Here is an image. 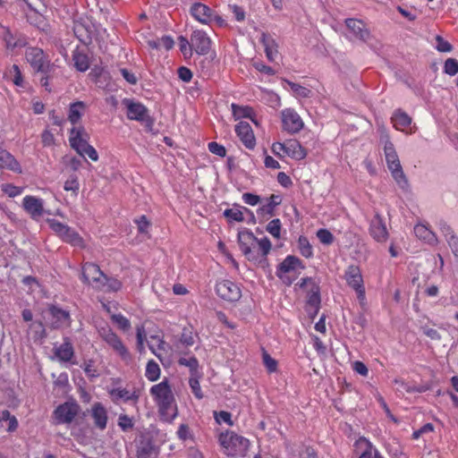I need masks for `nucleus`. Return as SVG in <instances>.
<instances>
[{
    "label": "nucleus",
    "instance_id": "f257e3e1",
    "mask_svg": "<svg viewBox=\"0 0 458 458\" xmlns=\"http://www.w3.org/2000/svg\"><path fill=\"white\" fill-rule=\"evenodd\" d=\"M238 242L242 252L250 260L265 258L270 252L272 244L267 237L258 239L251 231L245 230L238 233Z\"/></svg>",
    "mask_w": 458,
    "mask_h": 458
},
{
    "label": "nucleus",
    "instance_id": "f03ea898",
    "mask_svg": "<svg viewBox=\"0 0 458 458\" xmlns=\"http://www.w3.org/2000/svg\"><path fill=\"white\" fill-rule=\"evenodd\" d=\"M149 393L163 416H176L175 400L167 379L152 386Z\"/></svg>",
    "mask_w": 458,
    "mask_h": 458
},
{
    "label": "nucleus",
    "instance_id": "7ed1b4c3",
    "mask_svg": "<svg viewBox=\"0 0 458 458\" xmlns=\"http://www.w3.org/2000/svg\"><path fill=\"white\" fill-rule=\"evenodd\" d=\"M89 134L82 125L72 126L69 131V144L81 157L88 156L92 161L98 160V154L89 144Z\"/></svg>",
    "mask_w": 458,
    "mask_h": 458
},
{
    "label": "nucleus",
    "instance_id": "20e7f679",
    "mask_svg": "<svg viewBox=\"0 0 458 458\" xmlns=\"http://www.w3.org/2000/svg\"><path fill=\"white\" fill-rule=\"evenodd\" d=\"M218 442L227 455L236 456L244 454L249 449L250 442L247 438L233 431H225L218 437Z\"/></svg>",
    "mask_w": 458,
    "mask_h": 458
},
{
    "label": "nucleus",
    "instance_id": "39448f33",
    "mask_svg": "<svg viewBox=\"0 0 458 458\" xmlns=\"http://www.w3.org/2000/svg\"><path fill=\"white\" fill-rule=\"evenodd\" d=\"M384 153L388 169L396 183L402 189L408 187L407 178L403 171L398 155L394 149V144L386 139L384 145Z\"/></svg>",
    "mask_w": 458,
    "mask_h": 458
},
{
    "label": "nucleus",
    "instance_id": "423d86ee",
    "mask_svg": "<svg viewBox=\"0 0 458 458\" xmlns=\"http://www.w3.org/2000/svg\"><path fill=\"white\" fill-rule=\"evenodd\" d=\"M25 57L32 69L38 72L48 74L54 68V64H51L50 59L41 48L28 47Z\"/></svg>",
    "mask_w": 458,
    "mask_h": 458
},
{
    "label": "nucleus",
    "instance_id": "0eeeda50",
    "mask_svg": "<svg viewBox=\"0 0 458 458\" xmlns=\"http://www.w3.org/2000/svg\"><path fill=\"white\" fill-rule=\"evenodd\" d=\"M301 259L289 255L277 267L276 276L286 285H291L296 278L298 269H302Z\"/></svg>",
    "mask_w": 458,
    "mask_h": 458
},
{
    "label": "nucleus",
    "instance_id": "6e6552de",
    "mask_svg": "<svg viewBox=\"0 0 458 458\" xmlns=\"http://www.w3.org/2000/svg\"><path fill=\"white\" fill-rule=\"evenodd\" d=\"M50 227L64 242L80 249L86 247L83 238L67 225L52 220L50 221Z\"/></svg>",
    "mask_w": 458,
    "mask_h": 458
},
{
    "label": "nucleus",
    "instance_id": "1a4fd4ad",
    "mask_svg": "<svg viewBox=\"0 0 458 458\" xmlns=\"http://www.w3.org/2000/svg\"><path fill=\"white\" fill-rule=\"evenodd\" d=\"M344 277L347 285L355 291L360 302L363 303L365 301L366 295L363 277L360 267L355 265H350L345 269Z\"/></svg>",
    "mask_w": 458,
    "mask_h": 458
},
{
    "label": "nucleus",
    "instance_id": "9d476101",
    "mask_svg": "<svg viewBox=\"0 0 458 458\" xmlns=\"http://www.w3.org/2000/svg\"><path fill=\"white\" fill-rule=\"evenodd\" d=\"M344 24L347 29L345 37L349 40L367 42L370 38V31L361 20L348 18L345 19Z\"/></svg>",
    "mask_w": 458,
    "mask_h": 458
},
{
    "label": "nucleus",
    "instance_id": "9b49d317",
    "mask_svg": "<svg viewBox=\"0 0 458 458\" xmlns=\"http://www.w3.org/2000/svg\"><path fill=\"white\" fill-rule=\"evenodd\" d=\"M102 339L116 352L120 358L129 362L131 360V355L128 348L124 345L122 339L110 328H103L100 332Z\"/></svg>",
    "mask_w": 458,
    "mask_h": 458
},
{
    "label": "nucleus",
    "instance_id": "f8f14e48",
    "mask_svg": "<svg viewBox=\"0 0 458 458\" xmlns=\"http://www.w3.org/2000/svg\"><path fill=\"white\" fill-rule=\"evenodd\" d=\"M281 121L283 130L291 134L298 133L304 126L301 117L293 108H285L281 111Z\"/></svg>",
    "mask_w": 458,
    "mask_h": 458
},
{
    "label": "nucleus",
    "instance_id": "ddd939ff",
    "mask_svg": "<svg viewBox=\"0 0 458 458\" xmlns=\"http://www.w3.org/2000/svg\"><path fill=\"white\" fill-rule=\"evenodd\" d=\"M217 295L228 301H236L242 296V292L238 284L230 280H220L216 284Z\"/></svg>",
    "mask_w": 458,
    "mask_h": 458
},
{
    "label": "nucleus",
    "instance_id": "4468645a",
    "mask_svg": "<svg viewBox=\"0 0 458 458\" xmlns=\"http://www.w3.org/2000/svg\"><path fill=\"white\" fill-rule=\"evenodd\" d=\"M82 280L84 283L90 284L94 288H103V281L105 274L100 270L99 267L94 263H86L82 267Z\"/></svg>",
    "mask_w": 458,
    "mask_h": 458
},
{
    "label": "nucleus",
    "instance_id": "2eb2a0df",
    "mask_svg": "<svg viewBox=\"0 0 458 458\" xmlns=\"http://www.w3.org/2000/svg\"><path fill=\"white\" fill-rule=\"evenodd\" d=\"M79 406L73 403H64L54 411V419L56 424L71 423L77 416Z\"/></svg>",
    "mask_w": 458,
    "mask_h": 458
},
{
    "label": "nucleus",
    "instance_id": "dca6fc26",
    "mask_svg": "<svg viewBox=\"0 0 458 458\" xmlns=\"http://www.w3.org/2000/svg\"><path fill=\"white\" fill-rule=\"evenodd\" d=\"M191 47L199 55H207L211 47L212 41L208 34L201 30H193L191 35Z\"/></svg>",
    "mask_w": 458,
    "mask_h": 458
},
{
    "label": "nucleus",
    "instance_id": "f3484780",
    "mask_svg": "<svg viewBox=\"0 0 458 458\" xmlns=\"http://www.w3.org/2000/svg\"><path fill=\"white\" fill-rule=\"evenodd\" d=\"M369 233L378 242H385L388 239L389 234L386 224L378 213H376L370 221Z\"/></svg>",
    "mask_w": 458,
    "mask_h": 458
},
{
    "label": "nucleus",
    "instance_id": "a211bd4d",
    "mask_svg": "<svg viewBox=\"0 0 458 458\" xmlns=\"http://www.w3.org/2000/svg\"><path fill=\"white\" fill-rule=\"evenodd\" d=\"M235 132L242 143L249 149L256 146V138L249 123L241 121L235 125Z\"/></svg>",
    "mask_w": 458,
    "mask_h": 458
},
{
    "label": "nucleus",
    "instance_id": "6ab92c4d",
    "mask_svg": "<svg viewBox=\"0 0 458 458\" xmlns=\"http://www.w3.org/2000/svg\"><path fill=\"white\" fill-rule=\"evenodd\" d=\"M22 207L33 219H38L44 214V201L42 199L27 195L22 199Z\"/></svg>",
    "mask_w": 458,
    "mask_h": 458
},
{
    "label": "nucleus",
    "instance_id": "aec40b11",
    "mask_svg": "<svg viewBox=\"0 0 458 458\" xmlns=\"http://www.w3.org/2000/svg\"><path fill=\"white\" fill-rule=\"evenodd\" d=\"M123 104L127 108V117L130 120L140 122L146 118L148 114V108L140 102H134L131 99H124Z\"/></svg>",
    "mask_w": 458,
    "mask_h": 458
},
{
    "label": "nucleus",
    "instance_id": "412c9836",
    "mask_svg": "<svg viewBox=\"0 0 458 458\" xmlns=\"http://www.w3.org/2000/svg\"><path fill=\"white\" fill-rule=\"evenodd\" d=\"M191 13L202 24H209L213 21V11L201 3L193 4L191 7Z\"/></svg>",
    "mask_w": 458,
    "mask_h": 458
},
{
    "label": "nucleus",
    "instance_id": "4be33fe9",
    "mask_svg": "<svg viewBox=\"0 0 458 458\" xmlns=\"http://www.w3.org/2000/svg\"><path fill=\"white\" fill-rule=\"evenodd\" d=\"M308 285H310L308 303L317 309L320 303L319 287L311 277L301 278L300 288H306Z\"/></svg>",
    "mask_w": 458,
    "mask_h": 458
},
{
    "label": "nucleus",
    "instance_id": "5701e85b",
    "mask_svg": "<svg viewBox=\"0 0 458 458\" xmlns=\"http://www.w3.org/2000/svg\"><path fill=\"white\" fill-rule=\"evenodd\" d=\"M285 142V156L295 159L302 160L307 157L306 149L301 145V143L294 139H290Z\"/></svg>",
    "mask_w": 458,
    "mask_h": 458
},
{
    "label": "nucleus",
    "instance_id": "b1692460",
    "mask_svg": "<svg viewBox=\"0 0 458 458\" xmlns=\"http://www.w3.org/2000/svg\"><path fill=\"white\" fill-rule=\"evenodd\" d=\"M109 394L112 397V400L115 403L119 400H123L124 402L132 401L133 403H137L140 397L139 390L130 391L122 387L111 389L109 391Z\"/></svg>",
    "mask_w": 458,
    "mask_h": 458
},
{
    "label": "nucleus",
    "instance_id": "393cba45",
    "mask_svg": "<svg viewBox=\"0 0 458 458\" xmlns=\"http://www.w3.org/2000/svg\"><path fill=\"white\" fill-rule=\"evenodd\" d=\"M0 168L8 169L18 174L22 172L21 166L16 158L2 148H0Z\"/></svg>",
    "mask_w": 458,
    "mask_h": 458
},
{
    "label": "nucleus",
    "instance_id": "a878e982",
    "mask_svg": "<svg viewBox=\"0 0 458 458\" xmlns=\"http://www.w3.org/2000/svg\"><path fill=\"white\" fill-rule=\"evenodd\" d=\"M260 42L264 46L267 58L270 62H275L278 56V46L276 40L267 33L262 32Z\"/></svg>",
    "mask_w": 458,
    "mask_h": 458
},
{
    "label": "nucleus",
    "instance_id": "bb28decb",
    "mask_svg": "<svg viewBox=\"0 0 458 458\" xmlns=\"http://www.w3.org/2000/svg\"><path fill=\"white\" fill-rule=\"evenodd\" d=\"M91 417L98 428L103 430L106 428L107 412L106 408L100 403H96L92 405Z\"/></svg>",
    "mask_w": 458,
    "mask_h": 458
},
{
    "label": "nucleus",
    "instance_id": "cd10ccee",
    "mask_svg": "<svg viewBox=\"0 0 458 458\" xmlns=\"http://www.w3.org/2000/svg\"><path fill=\"white\" fill-rule=\"evenodd\" d=\"M49 312L54 319L53 325L55 327H61L64 326H70L71 318L67 310L58 308L56 306H51Z\"/></svg>",
    "mask_w": 458,
    "mask_h": 458
},
{
    "label": "nucleus",
    "instance_id": "c85d7f7f",
    "mask_svg": "<svg viewBox=\"0 0 458 458\" xmlns=\"http://www.w3.org/2000/svg\"><path fill=\"white\" fill-rule=\"evenodd\" d=\"M158 448L148 439L141 440L137 447V458H157Z\"/></svg>",
    "mask_w": 458,
    "mask_h": 458
},
{
    "label": "nucleus",
    "instance_id": "c756f323",
    "mask_svg": "<svg viewBox=\"0 0 458 458\" xmlns=\"http://www.w3.org/2000/svg\"><path fill=\"white\" fill-rule=\"evenodd\" d=\"M55 354L61 361H71L74 354L72 344L68 339H65L62 344L55 348Z\"/></svg>",
    "mask_w": 458,
    "mask_h": 458
},
{
    "label": "nucleus",
    "instance_id": "7c9ffc66",
    "mask_svg": "<svg viewBox=\"0 0 458 458\" xmlns=\"http://www.w3.org/2000/svg\"><path fill=\"white\" fill-rule=\"evenodd\" d=\"M231 109L233 115L235 120H239L242 118H249L255 124H258V122L255 120L254 116V111L251 107L248 106H239L237 104L233 103L231 105Z\"/></svg>",
    "mask_w": 458,
    "mask_h": 458
},
{
    "label": "nucleus",
    "instance_id": "2f4dec72",
    "mask_svg": "<svg viewBox=\"0 0 458 458\" xmlns=\"http://www.w3.org/2000/svg\"><path fill=\"white\" fill-rule=\"evenodd\" d=\"M85 108L86 106L82 101H77L70 105L68 112V120L73 126H77L76 124L81 120L85 111Z\"/></svg>",
    "mask_w": 458,
    "mask_h": 458
},
{
    "label": "nucleus",
    "instance_id": "473e14b6",
    "mask_svg": "<svg viewBox=\"0 0 458 458\" xmlns=\"http://www.w3.org/2000/svg\"><path fill=\"white\" fill-rule=\"evenodd\" d=\"M394 127L401 131H406L411 123V118L403 111H396L392 116Z\"/></svg>",
    "mask_w": 458,
    "mask_h": 458
},
{
    "label": "nucleus",
    "instance_id": "72a5a7b5",
    "mask_svg": "<svg viewBox=\"0 0 458 458\" xmlns=\"http://www.w3.org/2000/svg\"><path fill=\"white\" fill-rule=\"evenodd\" d=\"M414 233L419 239L423 240L431 245L437 243V238L435 233H433L424 225H415Z\"/></svg>",
    "mask_w": 458,
    "mask_h": 458
},
{
    "label": "nucleus",
    "instance_id": "f704fd0d",
    "mask_svg": "<svg viewBox=\"0 0 458 458\" xmlns=\"http://www.w3.org/2000/svg\"><path fill=\"white\" fill-rule=\"evenodd\" d=\"M282 199L279 195L272 194L268 199L267 203L262 205L259 209L258 213L262 215H269L273 216L275 208L281 204Z\"/></svg>",
    "mask_w": 458,
    "mask_h": 458
},
{
    "label": "nucleus",
    "instance_id": "c9c22d12",
    "mask_svg": "<svg viewBox=\"0 0 458 458\" xmlns=\"http://www.w3.org/2000/svg\"><path fill=\"white\" fill-rule=\"evenodd\" d=\"M148 346L151 352L161 360V351H165L167 346L166 343L159 335H151L150 342L148 343Z\"/></svg>",
    "mask_w": 458,
    "mask_h": 458
},
{
    "label": "nucleus",
    "instance_id": "e433bc0d",
    "mask_svg": "<svg viewBox=\"0 0 458 458\" xmlns=\"http://www.w3.org/2000/svg\"><path fill=\"white\" fill-rule=\"evenodd\" d=\"M72 60L75 68L79 72H86L89 68V60L88 55L81 51L75 50L72 53Z\"/></svg>",
    "mask_w": 458,
    "mask_h": 458
},
{
    "label": "nucleus",
    "instance_id": "4c0bfd02",
    "mask_svg": "<svg viewBox=\"0 0 458 458\" xmlns=\"http://www.w3.org/2000/svg\"><path fill=\"white\" fill-rule=\"evenodd\" d=\"M160 368L156 361L151 360L147 363L145 376L149 381H157L160 377Z\"/></svg>",
    "mask_w": 458,
    "mask_h": 458
},
{
    "label": "nucleus",
    "instance_id": "58836bf2",
    "mask_svg": "<svg viewBox=\"0 0 458 458\" xmlns=\"http://www.w3.org/2000/svg\"><path fill=\"white\" fill-rule=\"evenodd\" d=\"M286 82L296 98H305L311 96L312 92L310 89L289 81Z\"/></svg>",
    "mask_w": 458,
    "mask_h": 458
},
{
    "label": "nucleus",
    "instance_id": "ea45409f",
    "mask_svg": "<svg viewBox=\"0 0 458 458\" xmlns=\"http://www.w3.org/2000/svg\"><path fill=\"white\" fill-rule=\"evenodd\" d=\"M122 288V283L116 278H110L105 275V279L103 281V288H98L100 291L104 292H117Z\"/></svg>",
    "mask_w": 458,
    "mask_h": 458
},
{
    "label": "nucleus",
    "instance_id": "a19ab883",
    "mask_svg": "<svg viewBox=\"0 0 458 458\" xmlns=\"http://www.w3.org/2000/svg\"><path fill=\"white\" fill-rule=\"evenodd\" d=\"M178 363L182 366L188 367L191 371V376L199 374V361L194 356L190 357V358H180L178 360Z\"/></svg>",
    "mask_w": 458,
    "mask_h": 458
},
{
    "label": "nucleus",
    "instance_id": "79ce46f5",
    "mask_svg": "<svg viewBox=\"0 0 458 458\" xmlns=\"http://www.w3.org/2000/svg\"><path fill=\"white\" fill-rule=\"evenodd\" d=\"M298 248L300 253L305 258H310L313 256L312 247L305 236H300L298 240Z\"/></svg>",
    "mask_w": 458,
    "mask_h": 458
},
{
    "label": "nucleus",
    "instance_id": "37998d69",
    "mask_svg": "<svg viewBox=\"0 0 458 458\" xmlns=\"http://www.w3.org/2000/svg\"><path fill=\"white\" fill-rule=\"evenodd\" d=\"M199 377H200V375L197 374L194 376H191V377L189 379V386L191 389V392L194 394V396L199 400L203 398V393L201 391V387H200V384H199Z\"/></svg>",
    "mask_w": 458,
    "mask_h": 458
},
{
    "label": "nucleus",
    "instance_id": "c03bdc74",
    "mask_svg": "<svg viewBox=\"0 0 458 458\" xmlns=\"http://www.w3.org/2000/svg\"><path fill=\"white\" fill-rule=\"evenodd\" d=\"M111 319L114 324H116L118 328L123 332H126L131 328L130 320L121 313L112 315Z\"/></svg>",
    "mask_w": 458,
    "mask_h": 458
},
{
    "label": "nucleus",
    "instance_id": "a18cd8bd",
    "mask_svg": "<svg viewBox=\"0 0 458 458\" xmlns=\"http://www.w3.org/2000/svg\"><path fill=\"white\" fill-rule=\"evenodd\" d=\"M64 189L66 191H72L74 196L78 195L80 183L77 175H71L64 182Z\"/></svg>",
    "mask_w": 458,
    "mask_h": 458
},
{
    "label": "nucleus",
    "instance_id": "49530a36",
    "mask_svg": "<svg viewBox=\"0 0 458 458\" xmlns=\"http://www.w3.org/2000/svg\"><path fill=\"white\" fill-rule=\"evenodd\" d=\"M137 349L141 353L145 350L144 343L147 339L144 326L140 325L136 327Z\"/></svg>",
    "mask_w": 458,
    "mask_h": 458
},
{
    "label": "nucleus",
    "instance_id": "de8ad7c7",
    "mask_svg": "<svg viewBox=\"0 0 458 458\" xmlns=\"http://www.w3.org/2000/svg\"><path fill=\"white\" fill-rule=\"evenodd\" d=\"M224 216L229 220L242 222L244 220L243 213L239 208H227L224 211Z\"/></svg>",
    "mask_w": 458,
    "mask_h": 458
},
{
    "label": "nucleus",
    "instance_id": "09e8293b",
    "mask_svg": "<svg viewBox=\"0 0 458 458\" xmlns=\"http://www.w3.org/2000/svg\"><path fill=\"white\" fill-rule=\"evenodd\" d=\"M0 35L4 40L6 47L8 48H14L17 47V42L15 41V38L10 30L6 27H1Z\"/></svg>",
    "mask_w": 458,
    "mask_h": 458
},
{
    "label": "nucleus",
    "instance_id": "8fccbe9b",
    "mask_svg": "<svg viewBox=\"0 0 458 458\" xmlns=\"http://www.w3.org/2000/svg\"><path fill=\"white\" fill-rule=\"evenodd\" d=\"M444 72L454 76L458 73V60L454 58H448L444 64Z\"/></svg>",
    "mask_w": 458,
    "mask_h": 458
},
{
    "label": "nucleus",
    "instance_id": "3c124183",
    "mask_svg": "<svg viewBox=\"0 0 458 458\" xmlns=\"http://www.w3.org/2000/svg\"><path fill=\"white\" fill-rule=\"evenodd\" d=\"M267 231L275 238H280L281 221L278 218L271 220L267 225Z\"/></svg>",
    "mask_w": 458,
    "mask_h": 458
},
{
    "label": "nucleus",
    "instance_id": "603ef678",
    "mask_svg": "<svg viewBox=\"0 0 458 458\" xmlns=\"http://www.w3.org/2000/svg\"><path fill=\"white\" fill-rule=\"evenodd\" d=\"M317 237L321 243L329 245L334 242V235L327 229H319L317 232Z\"/></svg>",
    "mask_w": 458,
    "mask_h": 458
},
{
    "label": "nucleus",
    "instance_id": "864d4df0",
    "mask_svg": "<svg viewBox=\"0 0 458 458\" xmlns=\"http://www.w3.org/2000/svg\"><path fill=\"white\" fill-rule=\"evenodd\" d=\"M263 363L269 373L276 372L277 369V361L272 358L267 352L262 355Z\"/></svg>",
    "mask_w": 458,
    "mask_h": 458
},
{
    "label": "nucleus",
    "instance_id": "5fc2aeb1",
    "mask_svg": "<svg viewBox=\"0 0 458 458\" xmlns=\"http://www.w3.org/2000/svg\"><path fill=\"white\" fill-rule=\"evenodd\" d=\"M178 40H179L180 50L183 54V55L191 56L192 54V49H193V47H191V39L188 40L186 38L182 36L178 38Z\"/></svg>",
    "mask_w": 458,
    "mask_h": 458
},
{
    "label": "nucleus",
    "instance_id": "6e6d98bb",
    "mask_svg": "<svg viewBox=\"0 0 458 458\" xmlns=\"http://www.w3.org/2000/svg\"><path fill=\"white\" fill-rule=\"evenodd\" d=\"M436 48L439 52L449 53L453 50L452 45L439 35L436 37Z\"/></svg>",
    "mask_w": 458,
    "mask_h": 458
},
{
    "label": "nucleus",
    "instance_id": "4d7b16f0",
    "mask_svg": "<svg viewBox=\"0 0 458 458\" xmlns=\"http://www.w3.org/2000/svg\"><path fill=\"white\" fill-rule=\"evenodd\" d=\"M214 416H215L216 422L219 424L222 422H225L229 426L233 425L232 414L228 411H221L219 412L216 411Z\"/></svg>",
    "mask_w": 458,
    "mask_h": 458
},
{
    "label": "nucleus",
    "instance_id": "13d9d810",
    "mask_svg": "<svg viewBox=\"0 0 458 458\" xmlns=\"http://www.w3.org/2000/svg\"><path fill=\"white\" fill-rule=\"evenodd\" d=\"M208 150L211 153H213L218 157H224L226 155L225 148L215 141L208 143Z\"/></svg>",
    "mask_w": 458,
    "mask_h": 458
},
{
    "label": "nucleus",
    "instance_id": "bf43d9fd",
    "mask_svg": "<svg viewBox=\"0 0 458 458\" xmlns=\"http://www.w3.org/2000/svg\"><path fill=\"white\" fill-rule=\"evenodd\" d=\"M118 426L123 431H127V430L132 428L133 423H132L131 419L129 416H127L125 414H122L118 418Z\"/></svg>",
    "mask_w": 458,
    "mask_h": 458
},
{
    "label": "nucleus",
    "instance_id": "052dcab7",
    "mask_svg": "<svg viewBox=\"0 0 458 458\" xmlns=\"http://www.w3.org/2000/svg\"><path fill=\"white\" fill-rule=\"evenodd\" d=\"M438 227L442 234L445 236V240L452 235H456L452 227L444 220L439 221Z\"/></svg>",
    "mask_w": 458,
    "mask_h": 458
},
{
    "label": "nucleus",
    "instance_id": "680f3d73",
    "mask_svg": "<svg viewBox=\"0 0 458 458\" xmlns=\"http://www.w3.org/2000/svg\"><path fill=\"white\" fill-rule=\"evenodd\" d=\"M272 152L282 158L285 157V142H275L271 147Z\"/></svg>",
    "mask_w": 458,
    "mask_h": 458
},
{
    "label": "nucleus",
    "instance_id": "e2e57ef3",
    "mask_svg": "<svg viewBox=\"0 0 458 458\" xmlns=\"http://www.w3.org/2000/svg\"><path fill=\"white\" fill-rule=\"evenodd\" d=\"M242 200L250 206H256L259 203L260 198L256 194L246 192L242 194Z\"/></svg>",
    "mask_w": 458,
    "mask_h": 458
},
{
    "label": "nucleus",
    "instance_id": "0e129e2a",
    "mask_svg": "<svg viewBox=\"0 0 458 458\" xmlns=\"http://www.w3.org/2000/svg\"><path fill=\"white\" fill-rule=\"evenodd\" d=\"M178 77L183 82H189L192 79V72L189 68L182 66L178 69Z\"/></svg>",
    "mask_w": 458,
    "mask_h": 458
},
{
    "label": "nucleus",
    "instance_id": "69168bd1",
    "mask_svg": "<svg viewBox=\"0 0 458 458\" xmlns=\"http://www.w3.org/2000/svg\"><path fill=\"white\" fill-rule=\"evenodd\" d=\"M352 369L356 373H358L363 377H367L369 374V369H368L367 366L362 361H360V360H356L352 363Z\"/></svg>",
    "mask_w": 458,
    "mask_h": 458
},
{
    "label": "nucleus",
    "instance_id": "338daca9",
    "mask_svg": "<svg viewBox=\"0 0 458 458\" xmlns=\"http://www.w3.org/2000/svg\"><path fill=\"white\" fill-rule=\"evenodd\" d=\"M359 458H383L379 453L369 445L368 448L360 455Z\"/></svg>",
    "mask_w": 458,
    "mask_h": 458
},
{
    "label": "nucleus",
    "instance_id": "774afa93",
    "mask_svg": "<svg viewBox=\"0 0 458 458\" xmlns=\"http://www.w3.org/2000/svg\"><path fill=\"white\" fill-rule=\"evenodd\" d=\"M446 242L451 248L453 254L458 258V237L456 235H452L447 238Z\"/></svg>",
    "mask_w": 458,
    "mask_h": 458
}]
</instances>
